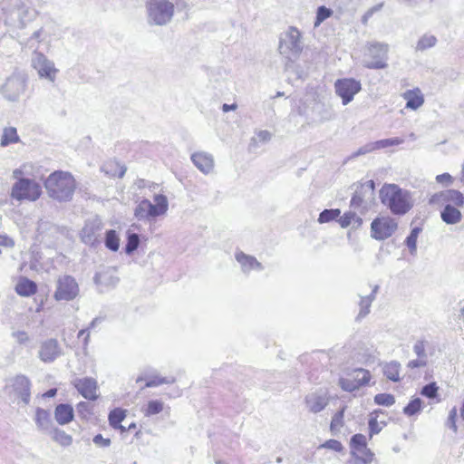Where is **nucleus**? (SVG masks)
Segmentation results:
<instances>
[{"label":"nucleus","mask_w":464,"mask_h":464,"mask_svg":"<svg viewBox=\"0 0 464 464\" xmlns=\"http://www.w3.org/2000/svg\"><path fill=\"white\" fill-rule=\"evenodd\" d=\"M41 194L42 188L37 181L28 178H20L13 184L10 196L17 201H35L41 197Z\"/></svg>","instance_id":"8"},{"label":"nucleus","mask_w":464,"mask_h":464,"mask_svg":"<svg viewBox=\"0 0 464 464\" xmlns=\"http://www.w3.org/2000/svg\"><path fill=\"white\" fill-rule=\"evenodd\" d=\"M44 34V28L34 31L31 37L28 39L27 44H33V42L41 43L43 41L42 34Z\"/></svg>","instance_id":"57"},{"label":"nucleus","mask_w":464,"mask_h":464,"mask_svg":"<svg viewBox=\"0 0 464 464\" xmlns=\"http://www.w3.org/2000/svg\"><path fill=\"white\" fill-rule=\"evenodd\" d=\"M379 197L381 202L395 216H404L413 207L411 192L397 184H384Z\"/></svg>","instance_id":"2"},{"label":"nucleus","mask_w":464,"mask_h":464,"mask_svg":"<svg viewBox=\"0 0 464 464\" xmlns=\"http://www.w3.org/2000/svg\"><path fill=\"white\" fill-rule=\"evenodd\" d=\"M57 392H58V390L56 388H51V389L47 390L45 392L40 394V397L44 400L53 398L56 396ZM37 397H39V395Z\"/></svg>","instance_id":"59"},{"label":"nucleus","mask_w":464,"mask_h":464,"mask_svg":"<svg viewBox=\"0 0 464 464\" xmlns=\"http://www.w3.org/2000/svg\"><path fill=\"white\" fill-rule=\"evenodd\" d=\"M423 401L420 397H414L409 401L406 406H422Z\"/></svg>","instance_id":"63"},{"label":"nucleus","mask_w":464,"mask_h":464,"mask_svg":"<svg viewBox=\"0 0 464 464\" xmlns=\"http://www.w3.org/2000/svg\"><path fill=\"white\" fill-rule=\"evenodd\" d=\"M134 217L138 220H153L158 218L154 205L147 198L142 199L134 209Z\"/></svg>","instance_id":"25"},{"label":"nucleus","mask_w":464,"mask_h":464,"mask_svg":"<svg viewBox=\"0 0 464 464\" xmlns=\"http://www.w3.org/2000/svg\"><path fill=\"white\" fill-rule=\"evenodd\" d=\"M34 421L37 429L44 433H51L53 429L52 413L44 408H37L34 415Z\"/></svg>","instance_id":"24"},{"label":"nucleus","mask_w":464,"mask_h":464,"mask_svg":"<svg viewBox=\"0 0 464 464\" xmlns=\"http://www.w3.org/2000/svg\"><path fill=\"white\" fill-rule=\"evenodd\" d=\"M375 150L384 149L391 146V142L389 139H383L372 142Z\"/></svg>","instance_id":"58"},{"label":"nucleus","mask_w":464,"mask_h":464,"mask_svg":"<svg viewBox=\"0 0 464 464\" xmlns=\"http://www.w3.org/2000/svg\"><path fill=\"white\" fill-rule=\"evenodd\" d=\"M163 408H145L144 414L146 416H152L160 413Z\"/></svg>","instance_id":"64"},{"label":"nucleus","mask_w":464,"mask_h":464,"mask_svg":"<svg viewBox=\"0 0 464 464\" xmlns=\"http://www.w3.org/2000/svg\"><path fill=\"white\" fill-rule=\"evenodd\" d=\"M400 367L401 364L398 362L392 361L384 365L383 374L387 379L398 382L400 380Z\"/></svg>","instance_id":"41"},{"label":"nucleus","mask_w":464,"mask_h":464,"mask_svg":"<svg viewBox=\"0 0 464 464\" xmlns=\"http://www.w3.org/2000/svg\"><path fill=\"white\" fill-rule=\"evenodd\" d=\"M439 387L436 382H431L424 385L420 390V395L430 400V403H440V399L438 393Z\"/></svg>","instance_id":"32"},{"label":"nucleus","mask_w":464,"mask_h":464,"mask_svg":"<svg viewBox=\"0 0 464 464\" xmlns=\"http://www.w3.org/2000/svg\"><path fill=\"white\" fill-rule=\"evenodd\" d=\"M379 286L375 285L372 293L366 296H362L360 301V311L356 317V320L359 321L364 318L370 313V307L372 305V301L375 299V295L378 292Z\"/></svg>","instance_id":"29"},{"label":"nucleus","mask_w":464,"mask_h":464,"mask_svg":"<svg viewBox=\"0 0 464 464\" xmlns=\"http://www.w3.org/2000/svg\"><path fill=\"white\" fill-rule=\"evenodd\" d=\"M417 240L418 237L411 234H409L404 240L405 246L408 247L411 255L412 256L417 254Z\"/></svg>","instance_id":"52"},{"label":"nucleus","mask_w":464,"mask_h":464,"mask_svg":"<svg viewBox=\"0 0 464 464\" xmlns=\"http://www.w3.org/2000/svg\"><path fill=\"white\" fill-rule=\"evenodd\" d=\"M79 293V286L72 276H63L57 280L56 290L53 297L57 301L73 300Z\"/></svg>","instance_id":"15"},{"label":"nucleus","mask_w":464,"mask_h":464,"mask_svg":"<svg viewBox=\"0 0 464 464\" xmlns=\"http://www.w3.org/2000/svg\"><path fill=\"white\" fill-rule=\"evenodd\" d=\"M464 420V408H460V413L458 414L457 408H452L449 413L446 426L452 430L454 432H457L458 425L457 423Z\"/></svg>","instance_id":"37"},{"label":"nucleus","mask_w":464,"mask_h":464,"mask_svg":"<svg viewBox=\"0 0 464 464\" xmlns=\"http://www.w3.org/2000/svg\"><path fill=\"white\" fill-rule=\"evenodd\" d=\"M355 217V212L353 211H346L343 213V215H340V217L337 218V222L343 228L348 227L353 223V218Z\"/></svg>","instance_id":"51"},{"label":"nucleus","mask_w":464,"mask_h":464,"mask_svg":"<svg viewBox=\"0 0 464 464\" xmlns=\"http://www.w3.org/2000/svg\"><path fill=\"white\" fill-rule=\"evenodd\" d=\"M125 418V413L121 411V408H114L109 414V422L114 429H120L122 431L125 428L121 425V421Z\"/></svg>","instance_id":"40"},{"label":"nucleus","mask_w":464,"mask_h":464,"mask_svg":"<svg viewBox=\"0 0 464 464\" xmlns=\"http://www.w3.org/2000/svg\"><path fill=\"white\" fill-rule=\"evenodd\" d=\"M437 44V38L431 34L422 35L417 43L416 51L423 52L435 46Z\"/></svg>","instance_id":"46"},{"label":"nucleus","mask_w":464,"mask_h":464,"mask_svg":"<svg viewBox=\"0 0 464 464\" xmlns=\"http://www.w3.org/2000/svg\"><path fill=\"white\" fill-rule=\"evenodd\" d=\"M333 14V10L324 5H321L316 10L314 26H319L327 18L331 17Z\"/></svg>","instance_id":"47"},{"label":"nucleus","mask_w":464,"mask_h":464,"mask_svg":"<svg viewBox=\"0 0 464 464\" xmlns=\"http://www.w3.org/2000/svg\"><path fill=\"white\" fill-rule=\"evenodd\" d=\"M62 354L61 348L56 339L44 341L39 350V358L44 362H53Z\"/></svg>","instance_id":"20"},{"label":"nucleus","mask_w":464,"mask_h":464,"mask_svg":"<svg viewBox=\"0 0 464 464\" xmlns=\"http://www.w3.org/2000/svg\"><path fill=\"white\" fill-rule=\"evenodd\" d=\"M49 434L52 436V439L62 447H69L72 444V437L64 430L53 428Z\"/></svg>","instance_id":"34"},{"label":"nucleus","mask_w":464,"mask_h":464,"mask_svg":"<svg viewBox=\"0 0 464 464\" xmlns=\"http://www.w3.org/2000/svg\"><path fill=\"white\" fill-rule=\"evenodd\" d=\"M428 363V360L422 358H417L408 362L407 366L411 369L425 367Z\"/></svg>","instance_id":"55"},{"label":"nucleus","mask_w":464,"mask_h":464,"mask_svg":"<svg viewBox=\"0 0 464 464\" xmlns=\"http://www.w3.org/2000/svg\"><path fill=\"white\" fill-rule=\"evenodd\" d=\"M83 335H84L83 344L87 345L88 343H89V338H90V330L88 328L82 329V330L79 331L78 338H81Z\"/></svg>","instance_id":"61"},{"label":"nucleus","mask_w":464,"mask_h":464,"mask_svg":"<svg viewBox=\"0 0 464 464\" xmlns=\"http://www.w3.org/2000/svg\"><path fill=\"white\" fill-rule=\"evenodd\" d=\"M191 160L204 174H208L213 170L214 159L211 154L207 152H195L191 155Z\"/></svg>","instance_id":"27"},{"label":"nucleus","mask_w":464,"mask_h":464,"mask_svg":"<svg viewBox=\"0 0 464 464\" xmlns=\"http://www.w3.org/2000/svg\"><path fill=\"white\" fill-rule=\"evenodd\" d=\"M436 181L438 183H440V184H445V185H450L453 181V178L450 174L449 173H442V174H440V175H437L436 177Z\"/></svg>","instance_id":"56"},{"label":"nucleus","mask_w":464,"mask_h":464,"mask_svg":"<svg viewBox=\"0 0 464 464\" xmlns=\"http://www.w3.org/2000/svg\"><path fill=\"white\" fill-rule=\"evenodd\" d=\"M405 98L407 100L406 108L411 110H417L424 103V98L420 92L410 91Z\"/></svg>","instance_id":"42"},{"label":"nucleus","mask_w":464,"mask_h":464,"mask_svg":"<svg viewBox=\"0 0 464 464\" xmlns=\"http://www.w3.org/2000/svg\"><path fill=\"white\" fill-rule=\"evenodd\" d=\"M20 140V138L17 134L16 128L14 127H5L3 130V134L1 137L0 145L2 147H7L10 144L17 143Z\"/></svg>","instance_id":"33"},{"label":"nucleus","mask_w":464,"mask_h":464,"mask_svg":"<svg viewBox=\"0 0 464 464\" xmlns=\"http://www.w3.org/2000/svg\"><path fill=\"white\" fill-rule=\"evenodd\" d=\"M334 90L343 105H347L362 91V83L355 78H341L335 81Z\"/></svg>","instance_id":"11"},{"label":"nucleus","mask_w":464,"mask_h":464,"mask_svg":"<svg viewBox=\"0 0 464 464\" xmlns=\"http://www.w3.org/2000/svg\"><path fill=\"white\" fill-rule=\"evenodd\" d=\"M37 291V285L27 277H21L15 285V292L20 296H31Z\"/></svg>","instance_id":"28"},{"label":"nucleus","mask_w":464,"mask_h":464,"mask_svg":"<svg viewBox=\"0 0 464 464\" xmlns=\"http://www.w3.org/2000/svg\"><path fill=\"white\" fill-rule=\"evenodd\" d=\"M344 417V408L338 411L332 418L330 423V431L333 436H337L341 433L342 428L344 425L343 421Z\"/></svg>","instance_id":"35"},{"label":"nucleus","mask_w":464,"mask_h":464,"mask_svg":"<svg viewBox=\"0 0 464 464\" xmlns=\"http://www.w3.org/2000/svg\"><path fill=\"white\" fill-rule=\"evenodd\" d=\"M371 373L362 368H356L348 378H340L339 384L343 391L353 392L369 382Z\"/></svg>","instance_id":"17"},{"label":"nucleus","mask_w":464,"mask_h":464,"mask_svg":"<svg viewBox=\"0 0 464 464\" xmlns=\"http://www.w3.org/2000/svg\"><path fill=\"white\" fill-rule=\"evenodd\" d=\"M379 418V411H375L372 413L371 418L369 420V430H370V438L372 437L374 434H378L382 428L385 426V420H380Z\"/></svg>","instance_id":"43"},{"label":"nucleus","mask_w":464,"mask_h":464,"mask_svg":"<svg viewBox=\"0 0 464 464\" xmlns=\"http://www.w3.org/2000/svg\"><path fill=\"white\" fill-rule=\"evenodd\" d=\"M116 268L112 266L102 267L93 276L94 284L99 287L100 292L114 288L120 278L116 275Z\"/></svg>","instance_id":"19"},{"label":"nucleus","mask_w":464,"mask_h":464,"mask_svg":"<svg viewBox=\"0 0 464 464\" xmlns=\"http://www.w3.org/2000/svg\"><path fill=\"white\" fill-rule=\"evenodd\" d=\"M375 195V182L370 179L364 183H359L356 189L352 196L350 207L358 208L362 207L367 209V203L374 199Z\"/></svg>","instance_id":"13"},{"label":"nucleus","mask_w":464,"mask_h":464,"mask_svg":"<svg viewBox=\"0 0 464 464\" xmlns=\"http://www.w3.org/2000/svg\"><path fill=\"white\" fill-rule=\"evenodd\" d=\"M48 196L59 202L72 200L76 188V181L70 172L56 170L44 181Z\"/></svg>","instance_id":"3"},{"label":"nucleus","mask_w":464,"mask_h":464,"mask_svg":"<svg viewBox=\"0 0 464 464\" xmlns=\"http://www.w3.org/2000/svg\"><path fill=\"white\" fill-rule=\"evenodd\" d=\"M429 343L426 340H418L413 345V352L419 358L427 360L426 348Z\"/></svg>","instance_id":"49"},{"label":"nucleus","mask_w":464,"mask_h":464,"mask_svg":"<svg viewBox=\"0 0 464 464\" xmlns=\"http://www.w3.org/2000/svg\"><path fill=\"white\" fill-rule=\"evenodd\" d=\"M389 45L384 43L372 42L366 46L363 66L367 69L380 70L388 67Z\"/></svg>","instance_id":"7"},{"label":"nucleus","mask_w":464,"mask_h":464,"mask_svg":"<svg viewBox=\"0 0 464 464\" xmlns=\"http://www.w3.org/2000/svg\"><path fill=\"white\" fill-rule=\"evenodd\" d=\"M235 258L240 264L244 274H248L251 270L262 271L264 269L263 265L254 256L246 255L242 251H237Z\"/></svg>","instance_id":"22"},{"label":"nucleus","mask_w":464,"mask_h":464,"mask_svg":"<svg viewBox=\"0 0 464 464\" xmlns=\"http://www.w3.org/2000/svg\"><path fill=\"white\" fill-rule=\"evenodd\" d=\"M3 21L8 32L24 29L37 17V11L21 1H15L3 7Z\"/></svg>","instance_id":"4"},{"label":"nucleus","mask_w":464,"mask_h":464,"mask_svg":"<svg viewBox=\"0 0 464 464\" xmlns=\"http://www.w3.org/2000/svg\"><path fill=\"white\" fill-rule=\"evenodd\" d=\"M92 442L98 448L106 449L111 444L110 438H104L102 434H97L93 437Z\"/></svg>","instance_id":"53"},{"label":"nucleus","mask_w":464,"mask_h":464,"mask_svg":"<svg viewBox=\"0 0 464 464\" xmlns=\"http://www.w3.org/2000/svg\"><path fill=\"white\" fill-rule=\"evenodd\" d=\"M421 408H403V413L409 417L418 414Z\"/></svg>","instance_id":"62"},{"label":"nucleus","mask_w":464,"mask_h":464,"mask_svg":"<svg viewBox=\"0 0 464 464\" xmlns=\"http://www.w3.org/2000/svg\"><path fill=\"white\" fill-rule=\"evenodd\" d=\"M73 416V408H55L54 418L60 425L69 423Z\"/></svg>","instance_id":"39"},{"label":"nucleus","mask_w":464,"mask_h":464,"mask_svg":"<svg viewBox=\"0 0 464 464\" xmlns=\"http://www.w3.org/2000/svg\"><path fill=\"white\" fill-rule=\"evenodd\" d=\"M373 150H375V149H374L373 143L371 142V143H368V144L361 147L358 150L353 152L352 156L354 158V157H358L360 155L367 154V153L372 152Z\"/></svg>","instance_id":"54"},{"label":"nucleus","mask_w":464,"mask_h":464,"mask_svg":"<svg viewBox=\"0 0 464 464\" xmlns=\"http://www.w3.org/2000/svg\"><path fill=\"white\" fill-rule=\"evenodd\" d=\"M350 454L366 464H371L374 459V453L367 446L366 437L361 433L354 434L351 438Z\"/></svg>","instance_id":"14"},{"label":"nucleus","mask_w":464,"mask_h":464,"mask_svg":"<svg viewBox=\"0 0 464 464\" xmlns=\"http://www.w3.org/2000/svg\"><path fill=\"white\" fill-rule=\"evenodd\" d=\"M305 402L307 406H327L329 403L328 399L325 396V392L320 390L319 392L308 394L305 397Z\"/></svg>","instance_id":"36"},{"label":"nucleus","mask_w":464,"mask_h":464,"mask_svg":"<svg viewBox=\"0 0 464 464\" xmlns=\"http://www.w3.org/2000/svg\"><path fill=\"white\" fill-rule=\"evenodd\" d=\"M32 66L37 71L41 78H45L51 82L54 81L57 69H55L53 62L50 61L44 53H34Z\"/></svg>","instance_id":"18"},{"label":"nucleus","mask_w":464,"mask_h":464,"mask_svg":"<svg viewBox=\"0 0 464 464\" xmlns=\"http://www.w3.org/2000/svg\"><path fill=\"white\" fill-rule=\"evenodd\" d=\"M27 86V76L24 72L14 71L6 78L1 87L3 96L10 101L15 102L24 93Z\"/></svg>","instance_id":"9"},{"label":"nucleus","mask_w":464,"mask_h":464,"mask_svg":"<svg viewBox=\"0 0 464 464\" xmlns=\"http://www.w3.org/2000/svg\"><path fill=\"white\" fill-rule=\"evenodd\" d=\"M271 133L268 130H260L257 133V138L260 141L266 142L270 140L271 139Z\"/></svg>","instance_id":"60"},{"label":"nucleus","mask_w":464,"mask_h":464,"mask_svg":"<svg viewBox=\"0 0 464 464\" xmlns=\"http://www.w3.org/2000/svg\"><path fill=\"white\" fill-rule=\"evenodd\" d=\"M102 228L103 224L99 217L87 218L79 232L81 241L91 248H98L102 243L101 233Z\"/></svg>","instance_id":"10"},{"label":"nucleus","mask_w":464,"mask_h":464,"mask_svg":"<svg viewBox=\"0 0 464 464\" xmlns=\"http://www.w3.org/2000/svg\"><path fill=\"white\" fill-rule=\"evenodd\" d=\"M146 10L149 24L163 26L171 22L175 6L169 0H147Z\"/></svg>","instance_id":"6"},{"label":"nucleus","mask_w":464,"mask_h":464,"mask_svg":"<svg viewBox=\"0 0 464 464\" xmlns=\"http://www.w3.org/2000/svg\"><path fill=\"white\" fill-rule=\"evenodd\" d=\"M334 117V112L330 105L322 102H316L312 110V121L317 124L331 121Z\"/></svg>","instance_id":"23"},{"label":"nucleus","mask_w":464,"mask_h":464,"mask_svg":"<svg viewBox=\"0 0 464 464\" xmlns=\"http://www.w3.org/2000/svg\"><path fill=\"white\" fill-rule=\"evenodd\" d=\"M154 201L155 204L153 205L158 216L160 217L166 214L169 208V202L167 197L163 194H156L154 196Z\"/></svg>","instance_id":"45"},{"label":"nucleus","mask_w":464,"mask_h":464,"mask_svg":"<svg viewBox=\"0 0 464 464\" xmlns=\"http://www.w3.org/2000/svg\"><path fill=\"white\" fill-rule=\"evenodd\" d=\"M101 169L106 175L118 178H123L127 170L124 165H120L118 162H107Z\"/></svg>","instance_id":"30"},{"label":"nucleus","mask_w":464,"mask_h":464,"mask_svg":"<svg viewBox=\"0 0 464 464\" xmlns=\"http://www.w3.org/2000/svg\"><path fill=\"white\" fill-rule=\"evenodd\" d=\"M31 381L24 374H17L11 380L12 393L19 404L27 405L31 400Z\"/></svg>","instance_id":"16"},{"label":"nucleus","mask_w":464,"mask_h":464,"mask_svg":"<svg viewBox=\"0 0 464 464\" xmlns=\"http://www.w3.org/2000/svg\"><path fill=\"white\" fill-rule=\"evenodd\" d=\"M318 449L319 450L320 449H328V450H332L335 452H341V451H343V447L339 440L331 439V440H326L323 444H321L318 447Z\"/></svg>","instance_id":"50"},{"label":"nucleus","mask_w":464,"mask_h":464,"mask_svg":"<svg viewBox=\"0 0 464 464\" xmlns=\"http://www.w3.org/2000/svg\"><path fill=\"white\" fill-rule=\"evenodd\" d=\"M374 402L379 406H392L395 403V398L390 393H379L374 396Z\"/></svg>","instance_id":"48"},{"label":"nucleus","mask_w":464,"mask_h":464,"mask_svg":"<svg viewBox=\"0 0 464 464\" xmlns=\"http://www.w3.org/2000/svg\"><path fill=\"white\" fill-rule=\"evenodd\" d=\"M145 382L144 386L141 387V389L147 388V387H156L161 384H172L176 382V378L173 376H160L158 373L149 374L144 373L140 376H139L136 380V382Z\"/></svg>","instance_id":"26"},{"label":"nucleus","mask_w":464,"mask_h":464,"mask_svg":"<svg viewBox=\"0 0 464 464\" xmlns=\"http://www.w3.org/2000/svg\"><path fill=\"white\" fill-rule=\"evenodd\" d=\"M74 386L79 393L85 399L93 401L97 398V382L94 379L90 377L76 379Z\"/></svg>","instance_id":"21"},{"label":"nucleus","mask_w":464,"mask_h":464,"mask_svg":"<svg viewBox=\"0 0 464 464\" xmlns=\"http://www.w3.org/2000/svg\"><path fill=\"white\" fill-rule=\"evenodd\" d=\"M398 223L389 216L376 217L371 223V237L382 241L389 238L396 231Z\"/></svg>","instance_id":"12"},{"label":"nucleus","mask_w":464,"mask_h":464,"mask_svg":"<svg viewBox=\"0 0 464 464\" xmlns=\"http://www.w3.org/2000/svg\"><path fill=\"white\" fill-rule=\"evenodd\" d=\"M120 237L116 230L109 229L105 232L104 246L107 249L116 252L120 247Z\"/></svg>","instance_id":"31"},{"label":"nucleus","mask_w":464,"mask_h":464,"mask_svg":"<svg viewBox=\"0 0 464 464\" xmlns=\"http://www.w3.org/2000/svg\"><path fill=\"white\" fill-rule=\"evenodd\" d=\"M140 237L137 233H133L130 231L127 232V242L124 246V252L130 256L132 255L140 246Z\"/></svg>","instance_id":"38"},{"label":"nucleus","mask_w":464,"mask_h":464,"mask_svg":"<svg viewBox=\"0 0 464 464\" xmlns=\"http://www.w3.org/2000/svg\"><path fill=\"white\" fill-rule=\"evenodd\" d=\"M430 205L443 207L440 216L447 225H456L462 219L459 208L464 206V194L458 189H446L434 193L429 199Z\"/></svg>","instance_id":"1"},{"label":"nucleus","mask_w":464,"mask_h":464,"mask_svg":"<svg viewBox=\"0 0 464 464\" xmlns=\"http://www.w3.org/2000/svg\"><path fill=\"white\" fill-rule=\"evenodd\" d=\"M278 50L279 53L287 59L285 70H290L294 62L299 57L303 51L301 33L296 27L290 26L288 30L281 35Z\"/></svg>","instance_id":"5"},{"label":"nucleus","mask_w":464,"mask_h":464,"mask_svg":"<svg viewBox=\"0 0 464 464\" xmlns=\"http://www.w3.org/2000/svg\"><path fill=\"white\" fill-rule=\"evenodd\" d=\"M341 210L339 208H326L324 209L318 217L317 221L320 224L329 223L334 220L337 221V218L340 217Z\"/></svg>","instance_id":"44"}]
</instances>
